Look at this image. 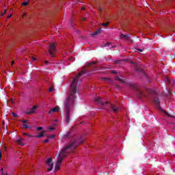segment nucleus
<instances>
[{
	"label": "nucleus",
	"mask_w": 175,
	"mask_h": 175,
	"mask_svg": "<svg viewBox=\"0 0 175 175\" xmlns=\"http://www.w3.org/2000/svg\"><path fill=\"white\" fill-rule=\"evenodd\" d=\"M42 129H43V127H42V126L36 127V131H42Z\"/></svg>",
	"instance_id": "obj_21"
},
{
	"label": "nucleus",
	"mask_w": 175,
	"mask_h": 175,
	"mask_svg": "<svg viewBox=\"0 0 175 175\" xmlns=\"http://www.w3.org/2000/svg\"><path fill=\"white\" fill-rule=\"evenodd\" d=\"M34 137L37 139H40V137H44V131H41L38 135H35Z\"/></svg>",
	"instance_id": "obj_13"
},
{
	"label": "nucleus",
	"mask_w": 175,
	"mask_h": 175,
	"mask_svg": "<svg viewBox=\"0 0 175 175\" xmlns=\"http://www.w3.org/2000/svg\"><path fill=\"white\" fill-rule=\"evenodd\" d=\"M58 111H59V107H54V108H53V109H51L49 110V113L50 114V113H57V112H58Z\"/></svg>",
	"instance_id": "obj_12"
},
{
	"label": "nucleus",
	"mask_w": 175,
	"mask_h": 175,
	"mask_svg": "<svg viewBox=\"0 0 175 175\" xmlns=\"http://www.w3.org/2000/svg\"><path fill=\"white\" fill-rule=\"evenodd\" d=\"M32 60H33V61H36V57H32Z\"/></svg>",
	"instance_id": "obj_35"
},
{
	"label": "nucleus",
	"mask_w": 175,
	"mask_h": 175,
	"mask_svg": "<svg viewBox=\"0 0 175 175\" xmlns=\"http://www.w3.org/2000/svg\"><path fill=\"white\" fill-rule=\"evenodd\" d=\"M49 55L53 57L54 54H55V51H57V46L54 43H51L49 44Z\"/></svg>",
	"instance_id": "obj_3"
},
{
	"label": "nucleus",
	"mask_w": 175,
	"mask_h": 175,
	"mask_svg": "<svg viewBox=\"0 0 175 175\" xmlns=\"http://www.w3.org/2000/svg\"><path fill=\"white\" fill-rule=\"evenodd\" d=\"M163 112L165 116H167V117H170V114H169V113L166 112L165 111H163Z\"/></svg>",
	"instance_id": "obj_23"
},
{
	"label": "nucleus",
	"mask_w": 175,
	"mask_h": 175,
	"mask_svg": "<svg viewBox=\"0 0 175 175\" xmlns=\"http://www.w3.org/2000/svg\"><path fill=\"white\" fill-rule=\"evenodd\" d=\"M13 65H14V61H12V62H11V66H13Z\"/></svg>",
	"instance_id": "obj_36"
},
{
	"label": "nucleus",
	"mask_w": 175,
	"mask_h": 175,
	"mask_svg": "<svg viewBox=\"0 0 175 175\" xmlns=\"http://www.w3.org/2000/svg\"><path fill=\"white\" fill-rule=\"evenodd\" d=\"M23 140H24L23 138H19L17 139L18 144H19V146H22V147L25 146L24 143H23Z\"/></svg>",
	"instance_id": "obj_15"
},
{
	"label": "nucleus",
	"mask_w": 175,
	"mask_h": 175,
	"mask_svg": "<svg viewBox=\"0 0 175 175\" xmlns=\"http://www.w3.org/2000/svg\"><path fill=\"white\" fill-rule=\"evenodd\" d=\"M1 158H2V153H1V150H0V161H1Z\"/></svg>",
	"instance_id": "obj_37"
},
{
	"label": "nucleus",
	"mask_w": 175,
	"mask_h": 175,
	"mask_svg": "<svg viewBox=\"0 0 175 175\" xmlns=\"http://www.w3.org/2000/svg\"><path fill=\"white\" fill-rule=\"evenodd\" d=\"M152 98L154 100V102L155 105H157V107H160L161 103L159 101V97H158V94H157L156 93H154L152 95Z\"/></svg>",
	"instance_id": "obj_4"
},
{
	"label": "nucleus",
	"mask_w": 175,
	"mask_h": 175,
	"mask_svg": "<svg viewBox=\"0 0 175 175\" xmlns=\"http://www.w3.org/2000/svg\"><path fill=\"white\" fill-rule=\"evenodd\" d=\"M137 51H140L141 53H143V51H144V49H137Z\"/></svg>",
	"instance_id": "obj_25"
},
{
	"label": "nucleus",
	"mask_w": 175,
	"mask_h": 175,
	"mask_svg": "<svg viewBox=\"0 0 175 175\" xmlns=\"http://www.w3.org/2000/svg\"><path fill=\"white\" fill-rule=\"evenodd\" d=\"M36 109H38V107L33 106L29 111H27L25 112V114L29 115V114H33L36 111Z\"/></svg>",
	"instance_id": "obj_9"
},
{
	"label": "nucleus",
	"mask_w": 175,
	"mask_h": 175,
	"mask_svg": "<svg viewBox=\"0 0 175 175\" xmlns=\"http://www.w3.org/2000/svg\"><path fill=\"white\" fill-rule=\"evenodd\" d=\"M55 137V135H52L49 137L50 139H54Z\"/></svg>",
	"instance_id": "obj_28"
},
{
	"label": "nucleus",
	"mask_w": 175,
	"mask_h": 175,
	"mask_svg": "<svg viewBox=\"0 0 175 175\" xmlns=\"http://www.w3.org/2000/svg\"><path fill=\"white\" fill-rule=\"evenodd\" d=\"M5 175H9V174L8 173H6Z\"/></svg>",
	"instance_id": "obj_47"
},
{
	"label": "nucleus",
	"mask_w": 175,
	"mask_h": 175,
	"mask_svg": "<svg viewBox=\"0 0 175 175\" xmlns=\"http://www.w3.org/2000/svg\"><path fill=\"white\" fill-rule=\"evenodd\" d=\"M43 143H49V139L44 140Z\"/></svg>",
	"instance_id": "obj_32"
},
{
	"label": "nucleus",
	"mask_w": 175,
	"mask_h": 175,
	"mask_svg": "<svg viewBox=\"0 0 175 175\" xmlns=\"http://www.w3.org/2000/svg\"><path fill=\"white\" fill-rule=\"evenodd\" d=\"M22 126L23 127V128H25V129H28V128H32V126H28L27 124H22Z\"/></svg>",
	"instance_id": "obj_17"
},
{
	"label": "nucleus",
	"mask_w": 175,
	"mask_h": 175,
	"mask_svg": "<svg viewBox=\"0 0 175 175\" xmlns=\"http://www.w3.org/2000/svg\"><path fill=\"white\" fill-rule=\"evenodd\" d=\"M103 27H107L109 25V22L102 23Z\"/></svg>",
	"instance_id": "obj_19"
},
{
	"label": "nucleus",
	"mask_w": 175,
	"mask_h": 175,
	"mask_svg": "<svg viewBox=\"0 0 175 175\" xmlns=\"http://www.w3.org/2000/svg\"><path fill=\"white\" fill-rule=\"evenodd\" d=\"M91 65H96V62H90V63H88L86 66L88 68H92V70H98V68L97 67H91Z\"/></svg>",
	"instance_id": "obj_8"
},
{
	"label": "nucleus",
	"mask_w": 175,
	"mask_h": 175,
	"mask_svg": "<svg viewBox=\"0 0 175 175\" xmlns=\"http://www.w3.org/2000/svg\"><path fill=\"white\" fill-rule=\"evenodd\" d=\"M137 96L139 98H145L146 94L142 91V90H138L137 92Z\"/></svg>",
	"instance_id": "obj_11"
},
{
	"label": "nucleus",
	"mask_w": 175,
	"mask_h": 175,
	"mask_svg": "<svg viewBox=\"0 0 175 175\" xmlns=\"http://www.w3.org/2000/svg\"><path fill=\"white\" fill-rule=\"evenodd\" d=\"M27 2H29V0H27Z\"/></svg>",
	"instance_id": "obj_48"
},
{
	"label": "nucleus",
	"mask_w": 175,
	"mask_h": 175,
	"mask_svg": "<svg viewBox=\"0 0 175 175\" xmlns=\"http://www.w3.org/2000/svg\"><path fill=\"white\" fill-rule=\"evenodd\" d=\"M6 14V10H3L2 14H1V16H3L4 15Z\"/></svg>",
	"instance_id": "obj_22"
},
{
	"label": "nucleus",
	"mask_w": 175,
	"mask_h": 175,
	"mask_svg": "<svg viewBox=\"0 0 175 175\" xmlns=\"http://www.w3.org/2000/svg\"><path fill=\"white\" fill-rule=\"evenodd\" d=\"M96 102H98L101 106H107L109 105V101L103 102V98L101 97H97L95 98Z\"/></svg>",
	"instance_id": "obj_5"
},
{
	"label": "nucleus",
	"mask_w": 175,
	"mask_h": 175,
	"mask_svg": "<svg viewBox=\"0 0 175 175\" xmlns=\"http://www.w3.org/2000/svg\"><path fill=\"white\" fill-rule=\"evenodd\" d=\"M84 9H85L84 8H82V10H84Z\"/></svg>",
	"instance_id": "obj_46"
},
{
	"label": "nucleus",
	"mask_w": 175,
	"mask_h": 175,
	"mask_svg": "<svg viewBox=\"0 0 175 175\" xmlns=\"http://www.w3.org/2000/svg\"><path fill=\"white\" fill-rule=\"evenodd\" d=\"M102 32V28H100L99 29L96 30L95 32L92 33V36H95L96 35H98V33H100Z\"/></svg>",
	"instance_id": "obj_14"
},
{
	"label": "nucleus",
	"mask_w": 175,
	"mask_h": 175,
	"mask_svg": "<svg viewBox=\"0 0 175 175\" xmlns=\"http://www.w3.org/2000/svg\"><path fill=\"white\" fill-rule=\"evenodd\" d=\"M27 136H28V137H33V136L31 135H28V134H27Z\"/></svg>",
	"instance_id": "obj_39"
},
{
	"label": "nucleus",
	"mask_w": 175,
	"mask_h": 175,
	"mask_svg": "<svg viewBox=\"0 0 175 175\" xmlns=\"http://www.w3.org/2000/svg\"><path fill=\"white\" fill-rule=\"evenodd\" d=\"M55 122H57V120H55Z\"/></svg>",
	"instance_id": "obj_49"
},
{
	"label": "nucleus",
	"mask_w": 175,
	"mask_h": 175,
	"mask_svg": "<svg viewBox=\"0 0 175 175\" xmlns=\"http://www.w3.org/2000/svg\"><path fill=\"white\" fill-rule=\"evenodd\" d=\"M24 136H28V134L27 133H23Z\"/></svg>",
	"instance_id": "obj_41"
},
{
	"label": "nucleus",
	"mask_w": 175,
	"mask_h": 175,
	"mask_svg": "<svg viewBox=\"0 0 175 175\" xmlns=\"http://www.w3.org/2000/svg\"><path fill=\"white\" fill-rule=\"evenodd\" d=\"M49 91V92H53V91H54V88H50Z\"/></svg>",
	"instance_id": "obj_26"
},
{
	"label": "nucleus",
	"mask_w": 175,
	"mask_h": 175,
	"mask_svg": "<svg viewBox=\"0 0 175 175\" xmlns=\"http://www.w3.org/2000/svg\"><path fill=\"white\" fill-rule=\"evenodd\" d=\"M146 77H148V75L147 74H145Z\"/></svg>",
	"instance_id": "obj_43"
},
{
	"label": "nucleus",
	"mask_w": 175,
	"mask_h": 175,
	"mask_svg": "<svg viewBox=\"0 0 175 175\" xmlns=\"http://www.w3.org/2000/svg\"><path fill=\"white\" fill-rule=\"evenodd\" d=\"M45 64H49V61H45Z\"/></svg>",
	"instance_id": "obj_42"
},
{
	"label": "nucleus",
	"mask_w": 175,
	"mask_h": 175,
	"mask_svg": "<svg viewBox=\"0 0 175 175\" xmlns=\"http://www.w3.org/2000/svg\"><path fill=\"white\" fill-rule=\"evenodd\" d=\"M52 125H53V126H57V124H55V123H53Z\"/></svg>",
	"instance_id": "obj_40"
},
{
	"label": "nucleus",
	"mask_w": 175,
	"mask_h": 175,
	"mask_svg": "<svg viewBox=\"0 0 175 175\" xmlns=\"http://www.w3.org/2000/svg\"><path fill=\"white\" fill-rule=\"evenodd\" d=\"M115 79L117 80V81H120V83H125V81L120 78L118 75L115 77Z\"/></svg>",
	"instance_id": "obj_16"
},
{
	"label": "nucleus",
	"mask_w": 175,
	"mask_h": 175,
	"mask_svg": "<svg viewBox=\"0 0 175 175\" xmlns=\"http://www.w3.org/2000/svg\"><path fill=\"white\" fill-rule=\"evenodd\" d=\"M103 80H110L109 78H103Z\"/></svg>",
	"instance_id": "obj_38"
},
{
	"label": "nucleus",
	"mask_w": 175,
	"mask_h": 175,
	"mask_svg": "<svg viewBox=\"0 0 175 175\" xmlns=\"http://www.w3.org/2000/svg\"><path fill=\"white\" fill-rule=\"evenodd\" d=\"M111 110H113V111L114 113H117V111H118L120 110V107H118V106L113 105V104H111Z\"/></svg>",
	"instance_id": "obj_10"
},
{
	"label": "nucleus",
	"mask_w": 175,
	"mask_h": 175,
	"mask_svg": "<svg viewBox=\"0 0 175 175\" xmlns=\"http://www.w3.org/2000/svg\"><path fill=\"white\" fill-rule=\"evenodd\" d=\"M12 116H14V117L17 118L18 117V116H17V114L12 113Z\"/></svg>",
	"instance_id": "obj_29"
},
{
	"label": "nucleus",
	"mask_w": 175,
	"mask_h": 175,
	"mask_svg": "<svg viewBox=\"0 0 175 175\" xmlns=\"http://www.w3.org/2000/svg\"><path fill=\"white\" fill-rule=\"evenodd\" d=\"M52 160V158H49L46 160V165L49 167V168H47L48 172H51V170H53V167H54V163H51Z\"/></svg>",
	"instance_id": "obj_6"
},
{
	"label": "nucleus",
	"mask_w": 175,
	"mask_h": 175,
	"mask_svg": "<svg viewBox=\"0 0 175 175\" xmlns=\"http://www.w3.org/2000/svg\"><path fill=\"white\" fill-rule=\"evenodd\" d=\"M109 46H110V42H107V43L105 44V47H109Z\"/></svg>",
	"instance_id": "obj_24"
},
{
	"label": "nucleus",
	"mask_w": 175,
	"mask_h": 175,
	"mask_svg": "<svg viewBox=\"0 0 175 175\" xmlns=\"http://www.w3.org/2000/svg\"><path fill=\"white\" fill-rule=\"evenodd\" d=\"M111 73H113V75H116V74H117V71L113 70V71H111Z\"/></svg>",
	"instance_id": "obj_33"
},
{
	"label": "nucleus",
	"mask_w": 175,
	"mask_h": 175,
	"mask_svg": "<svg viewBox=\"0 0 175 175\" xmlns=\"http://www.w3.org/2000/svg\"><path fill=\"white\" fill-rule=\"evenodd\" d=\"M84 143V139L78 138L70 141V142L64 148L62 149L60 152L59 153V157L57 159V161L56 163V165L55 167V172H58L59 170V167H61V163H62V161L68 157L69 154V150L70 151H73V150H76L77 147H79L80 144H83Z\"/></svg>",
	"instance_id": "obj_2"
},
{
	"label": "nucleus",
	"mask_w": 175,
	"mask_h": 175,
	"mask_svg": "<svg viewBox=\"0 0 175 175\" xmlns=\"http://www.w3.org/2000/svg\"><path fill=\"white\" fill-rule=\"evenodd\" d=\"M3 125H5V122H3Z\"/></svg>",
	"instance_id": "obj_44"
},
{
	"label": "nucleus",
	"mask_w": 175,
	"mask_h": 175,
	"mask_svg": "<svg viewBox=\"0 0 175 175\" xmlns=\"http://www.w3.org/2000/svg\"><path fill=\"white\" fill-rule=\"evenodd\" d=\"M83 21H85V18H83Z\"/></svg>",
	"instance_id": "obj_45"
},
{
	"label": "nucleus",
	"mask_w": 175,
	"mask_h": 175,
	"mask_svg": "<svg viewBox=\"0 0 175 175\" xmlns=\"http://www.w3.org/2000/svg\"><path fill=\"white\" fill-rule=\"evenodd\" d=\"M28 5V2L27 1H23V3H22L23 6H27Z\"/></svg>",
	"instance_id": "obj_20"
},
{
	"label": "nucleus",
	"mask_w": 175,
	"mask_h": 175,
	"mask_svg": "<svg viewBox=\"0 0 175 175\" xmlns=\"http://www.w3.org/2000/svg\"><path fill=\"white\" fill-rule=\"evenodd\" d=\"M12 16H13V14H10L8 17H7V18H10V17H12Z\"/></svg>",
	"instance_id": "obj_34"
},
{
	"label": "nucleus",
	"mask_w": 175,
	"mask_h": 175,
	"mask_svg": "<svg viewBox=\"0 0 175 175\" xmlns=\"http://www.w3.org/2000/svg\"><path fill=\"white\" fill-rule=\"evenodd\" d=\"M20 122H23V124H29V121L27 120H21Z\"/></svg>",
	"instance_id": "obj_18"
},
{
	"label": "nucleus",
	"mask_w": 175,
	"mask_h": 175,
	"mask_svg": "<svg viewBox=\"0 0 175 175\" xmlns=\"http://www.w3.org/2000/svg\"><path fill=\"white\" fill-rule=\"evenodd\" d=\"M69 135H70V133H68L66 134V135H64V137H66H66H69Z\"/></svg>",
	"instance_id": "obj_30"
},
{
	"label": "nucleus",
	"mask_w": 175,
	"mask_h": 175,
	"mask_svg": "<svg viewBox=\"0 0 175 175\" xmlns=\"http://www.w3.org/2000/svg\"><path fill=\"white\" fill-rule=\"evenodd\" d=\"M120 39L122 40H129L131 39V35L122 33L120 36Z\"/></svg>",
	"instance_id": "obj_7"
},
{
	"label": "nucleus",
	"mask_w": 175,
	"mask_h": 175,
	"mask_svg": "<svg viewBox=\"0 0 175 175\" xmlns=\"http://www.w3.org/2000/svg\"><path fill=\"white\" fill-rule=\"evenodd\" d=\"M1 174L2 175H5V174H3V168H1Z\"/></svg>",
	"instance_id": "obj_31"
},
{
	"label": "nucleus",
	"mask_w": 175,
	"mask_h": 175,
	"mask_svg": "<svg viewBox=\"0 0 175 175\" xmlns=\"http://www.w3.org/2000/svg\"><path fill=\"white\" fill-rule=\"evenodd\" d=\"M83 75H87V76L90 75V72L88 70L85 69L82 70L75 79L71 83L70 88V94L68 95L66 100L64 101V111L66 113V120L65 122L69 124L70 122V107H73L75 105V100L76 98L75 97V94L77 92V85L79 84V77L80 76H83Z\"/></svg>",
	"instance_id": "obj_1"
},
{
	"label": "nucleus",
	"mask_w": 175,
	"mask_h": 175,
	"mask_svg": "<svg viewBox=\"0 0 175 175\" xmlns=\"http://www.w3.org/2000/svg\"><path fill=\"white\" fill-rule=\"evenodd\" d=\"M48 129H49V131H54L55 129L54 127H49Z\"/></svg>",
	"instance_id": "obj_27"
}]
</instances>
